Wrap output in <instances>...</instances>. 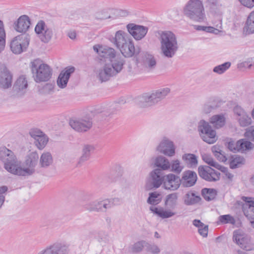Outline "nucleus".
I'll use <instances>...</instances> for the list:
<instances>
[{
	"mask_svg": "<svg viewBox=\"0 0 254 254\" xmlns=\"http://www.w3.org/2000/svg\"><path fill=\"white\" fill-rule=\"evenodd\" d=\"M233 240L244 250L250 251L254 250V244L252 242L251 238L240 230L234 231Z\"/></svg>",
	"mask_w": 254,
	"mask_h": 254,
	"instance_id": "10",
	"label": "nucleus"
},
{
	"mask_svg": "<svg viewBox=\"0 0 254 254\" xmlns=\"http://www.w3.org/2000/svg\"><path fill=\"white\" fill-rule=\"evenodd\" d=\"M149 209L152 212L157 214L158 216L163 219L171 217L176 214V213L173 212L171 210H164L162 207L158 208L157 207L151 206L150 207Z\"/></svg>",
	"mask_w": 254,
	"mask_h": 254,
	"instance_id": "33",
	"label": "nucleus"
},
{
	"mask_svg": "<svg viewBox=\"0 0 254 254\" xmlns=\"http://www.w3.org/2000/svg\"><path fill=\"white\" fill-rule=\"evenodd\" d=\"M196 173L191 170L185 171L183 173L182 178H180L181 185L185 188L193 186L197 181Z\"/></svg>",
	"mask_w": 254,
	"mask_h": 254,
	"instance_id": "21",
	"label": "nucleus"
},
{
	"mask_svg": "<svg viewBox=\"0 0 254 254\" xmlns=\"http://www.w3.org/2000/svg\"><path fill=\"white\" fill-rule=\"evenodd\" d=\"M30 24L29 17L23 15L20 16L15 23L14 29L19 33H25L29 29Z\"/></svg>",
	"mask_w": 254,
	"mask_h": 254,
	"instance_id": "29",
	"label": "nucleus"
},
{
	"mask_svg": "<svg viewBox=\"0 0 254 254\" xmlns=\"http://www.w3.org/2000/svg\"><path fill=\"white\" fill-rule=\"evenodd\" d=\"M219 221L222 224H235L236 220L235 218L230 214L221 215L218 217Z\"/></svg>",
	"mask_w": 254,
	"mask_h": 254,
	"instance_id": "52",
	"label": "nucleus"
},
{
	"mask_svg": "<svg viewBox=\"0 0 254 254\" xmlns=\"http://www.w3.org/2000/svg\"><path fill=\"white\" fill-rule=\"evenodd\" d=\"M178 198V195L176 192L168 194L165 198V205L170 210L175 209L177 205Z\"/></svg>",
	"mask_w": 254,
	"mask_h": 254,
	"instance_id": "35",
	"label": "nucleus"
},
{
	"mask_svg": "<svg viewBox=\"0 0 254 254\" xmlns=\"http://www.w3.org/2000/svg\"><path fill=\"white\" fill-rule=\"evenodd\" d=\"M131 37L125 31L118 30L116 32L114 37L111 40V42L119 49Z\"/></svg>",
	"mask_w": 254,
	"mask_h": 254,
	"instance_id": "25",
	"label": "nucleus"
},
{
	"mask_svg": "<svg viewBox=\"0 0 254 254\" xmlns=\"http://www.w3.org/2000/svg\"><path fill=\"white\" fill-rule=\"evenodd\" d=\"M93 49L99 56L109 59V60L116 55L115 50L112 48L96 45L93 46Z\"/></svg>",
	"mask_w": 254,
	"mask_h": 254,
	"instance_id": "26",
	"label": "nucleus"
},
{
	"mask_svg": "<svg viewBox=\"0 0 254 254\" xmlns=\"http://www.w3.org/2000/svg\"><path fill=\"white\" fill-rule=\"evenodd\" d=\"M140 63L144 70L147 72L153 70L156 65V60L154 56L148 53L142 54Z\"/></svg>",
	"mask_w": 254,
	"mask_h": 254,
	"instance_id": "23",
	"label": "nucleus"
},
{
	"mask_svg": "<svg viewBox=\"0 0 254 254\" xmlns=\"http://www.w3.org/2000/svg\"><path fill=\"white\" fill-rule=\"evenodd\" d=\"M28 84L25 75L19 76L14 82L12 90L16 93H25L28 88Z\"/></svg>",
	"mask_w": 254,
	"mask_h": 254,
	"instance_id": "27",
	"label": "nucleus"
},
{
	"mask_svg": "<svg viewBox=\"0 0 254 254\" xmlns=\"http://www.w3.org/2000/svg\"><path fill=\"white\" fill-rule=\"evenodd\" d=\"M201 194L206 200L210 201L215 198L217 191L214 189L204 188L201 190Z\"/></svg>",
	"mask_w": 254,
	"mask_h": 254,
	"instance_id": "41",
	"label": "nucleus"
},
{
	"mask_svg": "<svg viewBox=\"0 0 254 254\" xmlns=\"http://www.w3.org/2000/svg\"><path fill=\"white\" fill-rule=\"evenodd\" d=\"M203 160L209 165L210 166L213 167L218 170L223 171V169H225V167L222 166L217 162L215 161L210 155L208 154H204L202 156Z\"/></svg>",
	"mask_w": 254,
	"mask_h": 254,
	"instance_id": "38",
	"label": "nucleus"
},
{
	"mask_svg": "<svg viewBox=\"0 0 254 254\" xmlns=\"http://www.w3.org/2000/svg\"><path fill=\"white\" fill-rule=\"evenodd\" d=\"M210 123L216 128L222 127L225 123L224 116L223 115L213 116L210 119Z\"/></svg>",
	"mask_w": 254,
	"mask_h": 254,
	"instance_id": "39",
	"label": "nucleus"
},
{
	"mask_svg": "<svg viewBox=\"0 0 254 254\" xmlns=\"http://www.w3.org/2000/svg\"><path fill=\"white\" fill-rule=\"evenodd\" d=\"M198 130L204 141L209 144H213L217 140L216 131L212 129L211 127L205 121L201 120L199 122Z\"/></svg>",
	"mask_w": 254,
	"mask_h": 254,
	"instance_id": "9",
	"label": "nucleus"
},
{
	"mask_svg": "<svg viewBox=\"0 0 254 254\" xmlns=\"http://www.w3.org/2000/svg\"><path fill=\"white\" fill-rule=\"evenodd\" d=\"M94 150V147L92 145L85 144L82 149V155L79 158L77 162V166H80L82 164L87 161L90 156L91 153Z\"/></svg>",
	"mask_w": 254,
	"mask_h": 254,
	"instance_id": "31",
	"label": "nucleus"
},
{
	"mask_svg": "<svg viewBox=\"0 0 254 254\" xmlns=\"http://www.w3.org/2000/svg\"><path fill=\"white\" fill-rule=\"evenodd\" d=\"M163 185L166 190H176L181 185L180 178L173 174H169L166 176Z\"/></svg>",
	"mask_w": 254,
	"mask_h": 254,
	"instance_id": "22",
	"label": "nucleus"
},
{
	"mask_svg": "<svg viewBox=\"0 0 254 254\" xmlns=\"http://www.w3.org/2000/svg\"><path fill=\"white\" fill-rule=\"evenodd\" d=\"M112 206L113 202L111 199L100 198L86 203L84 208L89 212L105 213Z\"/></svg>",
	"mask_w": 254,
	"mask_h": 254,
	"instance_id": "8",
	"label": "nucleus"
},
{
	"mask_svg": "<svg viewBox=\"0 0 254 254\" xmlns=\"http://www.w3.org/2000/svg\"><path fill=\"white\" fill-rule=\"evenodd\" d=\"M146 241L140 240L134 243L130 247V251L133 253L141 252L145 247Z\"/></svg>",
	"mask_w": 254,
	"mask_h": 254,
	"instance_id": "45",
	"label": "nucleus"
},
{
	"mask_svg": "<svg viewBox=\"0 0 254 254\" xmlns=\"http://www.w3.org/2000/svg\"><path fill=\"white\" fill-rule=\"evenodd\" d=\"M244 163V159L238 155L232 156L230 161V167L231 169H236L239 167Z\"/></svg>",
	"mask_w": 254,
	"mask_h": 254,
	"instance_id": "44",
	"label": "nucleus"
},
{
	"mask_svg": "<svg viewBox=\"0 0 254 254\" xmlns=\"http://www.w3.org/2000/svg\"><path fill=\"white\" fill-rule=\"evenodd\" d=\"M160 195L156 192L149 193V196L147 199V202L152 205H157L161 201Z\"/></svg>",
	"mask_w": 254,
	"mask_h": 254,
	"instance_id": "51",
	"label": "nucleus"
},
{
	"mask_svg": "<svg viewBox=\"0 0 254 254\" xmlns=\"http://www.w3.org/2000/svg\"><path fill=\"white\" fill-rule=\"evenodd\" d=\"M163 96H133L132 100L140 108L152 106L163 99Z\"/></svg>",
	"mask_w": 254,
	"mask_h": 254,
	"instance_id": "13",
	"label": "nucleus"
},
{
	"mask_svg": "<svg viewBox=\"0 0 254 254\" xmlns=\"http://www.w3.org/2000/svg\"><path fill=\"white\" fill-rule=\"evenodd\" d=\"M161 53L167 58L170 59L176 55L179 49L176 36L172 32H163L160 35Z\"/></svg>",
	"mask_w": 254,
	"mask_h": 254,
	"instance_id": "2",
	"label": "nucleus"
},
{
	"mask_svg": "<svg viewBox=\"0 0 254 254\" xmlns=\"http://www.w3.org/2000/svg\"><path fill=\"white\" fill-rule=\"evenodd\" d=\"M30 67L33 79L37 83L46 82L51 78L52 69L40 59L31 61Z\"/></svg>",
	"mask_w": 254,
	"mask_h": 254,
	"instance_id": "3",
	"label": "nucleus"
},
{
	"mask_svg": "<svg viewBox=\"0 0 254 254\" xmlns=\"http://www.w3.org/2000/svg\"><path fill=\"white\" fill-rule=\"evenodd\" d=\"M124 58L120 55H116L106 63L104 66L97 71V77L101 82H105L118 73L123 68L125 64Z\"/></svg>",
	"mask_w": 254,
	"mask_h": 254,
	"instance_id": "1",
	"label": "nucleus"
},
{
	"mask_svg": "<svg viewBox=\"0 0 254 254\" xmlns=\"http://www.w3.org/2000/svg\"><path fill=\"white\" fill-rule=\"evenodd\" d=\"M231 65L230 62H226L215 66L213 69V71L218 74H222L230 67Z\"/></svg>",
	"mask_w": 254,
	"mask_h": 254,
	"instance_id": "47",
	"label": "nucleus"
},
{
	"mask_svg": "<svg viewBox=\"0 0 254 254\" xmlns=\"http://www.w3.org/2000/svg\"><path fill=\"white\" fill-rule=\"evenodd\" d=\"M127 96H122L119 101L118 103L120 104H124L127 102H129L131 99L132 100L133 96H130V98H126Z\"/></svg>",
	"mask_w": 254,
	"mask_h": 254,
	"instance_id": "61",
	"label": "nucleus"
},
{
	"mask_svg": "<svg viewBox=\"0 0 254 254\" xmlns=\"http://www.w3.org/2000/svg\"><path fill=\"white\" fill-rule=\"evenodd\" d=\"M199 234L203 237H206L208 235V227L207 225H204L198 229Z\"/></svg>",
	"mask_w": 254,
	"mask_h": 254,
	"instance_id": "58",
	"label": "nucleus"
},
{
	"mask_svg": "<svg viewBox=\"0 0 254 254\" xmlns=\"http://www.w3.org/2000/svg\"><path fill=\"white\" fill-rule=\"evenodd\" d=\"M212 151L217 159L222 162H225L227 158L224 155V152L221 149L219 146L215 145L212 147Z\"/></svg>",
	"mask_w": 254,
	"mask_h": 254,
	"instance_id": "46",
	"label": "nucleus"
},
{
	"mask_svg": "<svg viewBox=\"0 0 254 254\" xmlns=\"http://www.w3.org/2000/svg\"><path fill=\"white\" fill-rule=\"evenodd\" d=\"M71 127L78 132H85L88 131L92 127L91 119L87 118H72L69 121Z\"/></svg>",
	"mask_w": 254,
	"mask_h": 254,
	"instance_id": "11",
	"label": "nucleus"
},
{
	"mask_svg": "<svg viewBox=\"0 0 254 254\" xmlns=\"http://www.w3.org/2000/svg\"><path fill=\"white\" fill-rule=\"evenodd\" d=\"M151 186L154 188H158L164 182V172L160 169H155L150 173Z\"/></svg>",
	"mask_w": 254,
	"mask_h": 254,
	"instance_id": "24",
	"label": "nucleus"
},
{
	"mask_svg": "<svg viewBox=\"0 0 254 254\" xmlns=\"http://www.w3.org/2000/svg\"><path fill=\"white\" fill-rule=\"evenodd\" d=\"M192 224L198 229L205 225L200 220L198 219H194L192 221Z\"/></svg>",
	"mask_w": 254,
	"mask_h": 254,
	"instance_id": "63",
	"label": "nucleus"
},
{
	"mask_svg": "<svg viewBox=\"0 0 254 254\" xmlns=\"http://www.w3.org/2000/svg\"><path fill=\"white\" fill-rule=\"evenodd\" d=\"M182 159L189 168L196 167L197 164V157L193 154H185L182 156Z\"/></svg>",
	"mask_w": 254,
	"mask_h": 254,
	"instance_id": "36",
	"label": "nucleus"
},
{
	"mask_svg": "<svg viewBox=\"0 0 254 254\" xmlns=\"http://www.w3.org/2000/svg\"><path fill=\"white\" fill-rule=\"evenodd\" d=\"M154 164L158 167L157 169H160L163 172L170 169L169 160L162 156H159L155 158Z\"/></svg>",
	"mask_w": 254,
	"mask_h": 254,
	"instance_id": "34",
	"label": "nucleus"
},
{
	"mask_svg": "<svg viewBox=\"0 0 254 254\" xmlns=\"http://www.w3.org/2000/svg\"><path fill=\"white\" fill-rule=\"evenodd\" d=\"M109 17L107 13L103 11L98 12L95 14V18L99 20H104Z\"/></svg>",
	"mask_w": 254,
	"mask_h": 254,
	"instance_id": "57",
	"label": "nucleus"
},
{
	"mask_svg": "<svg viewBox=\"0 0 254 254\" xmlns=\"http://www.w3.org/2000/svg\"><path fill=\"white\" fill-rule=\"evenodd\" d=\"M5 44V31L3 22L0 20V53L3 50Z\"/></svg>",
	"mask_w": 254,
	"mask_h": 254,
	"instance_id": "49",
	"label": "nucleus"
},
{
	"mask_svg": "<svg viewBox=\"0 0 254 254\" xmlns=\"http://www.w3.org/2000/svg\"><path fill=\"white\" fill-rule=\"evenodd\" d=\"M240 126L246 127L250 126L252 123L251 118L246 113L243 114L238 119Z\"/></svg>",
	"mask_w": 254,
	"mask_h": 254,
	"instance_id": "50",
	"label": "nucleus"
},
{
	"mask_svg": "<svg viewBox=\"0 0 254 254\" xmlns=\"http://www.w3.org/2000/svg\"><path fill=\"white\" fill-rule=\"evenodd\" d=\"M198 172L201 178L208 182H215L220 179V173L209 166H199Z\"/></svg>",
	"mask_w": 254,
	"mask_h": 254,
	"instance_id": "17",
	"label": "nucleus"
},
{
	"mask_svg": "<svg viewBox=\"0 0 254 254\" xmlns=\"http://www.w3.org/2000/svg\"><path fill=\"white\" fill-rule=\"evenodd\" d=\"M169 94H173L169 87H163L153 91L150 95H166Z\"/></svg>",
	"mask_w": 254,
	"mask_h": 254,
	"instance_id": "53",
	"label": "nucleus"
},
{
	"mask_svg": "<svg viewBox=\"0 0 254 254\" xmlns=\"http://www.w3.org/2000/svg\"><path fill=\"white\" fill-rule=\"evenodd\" d=\"M200 199V196L196 195L194 192H188L186 194L185 202L187 205H192L198 203Z\"/></svg>",
	"mask_w": 254,
	"mask_h": 254,
	"instance_id": "42",
	"label": "nucleus"
},
{
	"mask_svg": "<svg viewBox=\"0 0 254 254\" xmlns=\"http://www.w3.org/2000/svg\"><path fill=\"white\" fill-rule=\"evenodd\" d=\"M234 111V113L239 116V117L245 113L243 110L241 109V108L238 106L235 107Z\"/></svg>",
	"mask_w": 254,
	"mask_h": 254,
	"instance_id": "62",
	"label": "nucleus"
},
{
	"mask_svg": "<svg viewBox=\"0 0 254 254\" xmlns=\"http://www.w3.org/2000/svg\"><path fill=\"white\" fill-rule=\"evenodd\" d=\"M112 115V112L108 109L103 111L98 115L99 118L102 121L108 120Z\"/></svg>",
	"mask_w": 254,
	"mask_h": 254,
	"instance_id": "55",
	"label": "nucleus"
},
{
	"mask_svg": "<svg viewBox=\"0 0 254 254\" xmlns=\"http://www.w3.org/2000/svg\"><path fill=\"white\" fill-rule=\"evenodd\" d=\"M13 75L4 64L0 65V87L6 89L12 85Z\"/></svg>",
	"mask_w": 254,
	"mask_h": 254,
	"instance_id": "16",
	"label": "nucleus"
},
{
	"mask_svg": "<svg viewBox=\"0 0 254 254\" xmlns=\"http://www.w3.org/2000/svg\"><path fill=\"white\" fill-rule=\"evenodd\" d=\"M240 2L244 6L252 8L254 6V0H239Z\"/></svg>",
	"mask_w": 254,
	"mask_h": 254,
	"instance_id": "56",
	"label": "nucleus"
},
{
	"mask_svg": "<svg viewBox=\"0 0 254 254\" xmlns=\"http://www.w3.org/2000/svg\"><path fill=\"white\" fill-rule=\"evenodd\" d=\"M29 38L28 36L20 35L14 37L10 42L11 51L15 54H20L29 45Z\"/></svg>",
	"mask_w": 254,
	"mask_h": 254,
	"instance_id": "12",
	"label": "nucleus"
},
{
	"mask_svg": "<svg viewBox=\"0 0 254 254\" xmlns=\"http://www.w3.org/2000/svg\"><path fill=\"white\" fill-rule=\"evenodd\" d=\"M29 134L34 139V143L40 150H42L47 145L49 138L47 136L37 128L31 129Z\"/></svg>",
	"mask_w": 254,
	"mask_h": 254,
	"instance_id": "15",
	"label": "nucleus"
},
{
	"mask_svg": "<svg viewBox=\"0 0 254 254\" xmlns=\"http://www.w3.org/2000/svg\"><path fill=\"white\" fill-rule=\"evenodd\" d=\"M119 50L125 58H131L134 56L138 55L140 52L139 47H135L131 38L120 47Z\"/></svg>",
	"mask_w": 254,
	"mask_h": 254,
	"instance_id": "18",
	"label": "nucleus"
},
{
	"mask_svg": "<svg viewBox=\"0 0 254 254\" xmlns=\"http://www.w3.org/2000/svg\"><path fill=\"white\" fill-rule=\"evenodd\" d=\"M68 246L61 243H55L40 251L38 254H68Z\"/></svg>",
	"mask_w": 254,
	"mask_h": 254,
	"instance_id": "14",
	"label": "nucleus"
},
{
	"mask_svg": "<svg viewBox=\"0 0 254 254\" xmlns=\"http://www.w3.org/2000/svg\"><path fill=\"white\" fill-rule=\"evenodd\" d=\"M44 89V90L47 92L48 94H51L55 89L54 85L51 83H48L45 85Z\"/></svg>",
	"mask_w": 254,
	"mask_h": 254,
	"instance_id": "59",
	"label": "nucleus"
},
{
	"mask_svg": "<svg viewBox=\"0 0 254 254\" xmlns=\"http://www.w3.org/2000/svg\"><path fill=\"white\" fill-rule=\"evenodd\" d=\"M253 144L250 141L242 139L237 142V151L243 152L245 150L251 149L253 148Z\"/></svg>",
	"mask_w": 254,
	"mask_h": 254,
	"instance_id": "40",
	"label": "nucleus"
},
{
	"mask_svg": "<svg viewBox=\"0 0 254 254\" xmlns=\"http://www.w3.org/2000/svg\"><path fill=\"white\" fill-rule=\"evenodd\" d=\"M157 149L160 153L169 157H172L175 154V147L173 142L166 137L162 140Z\"/></svg>",
	"mask_w": 254,
	"mask_h": 254,
	"instance_id": "19",
	"label": "nucleus"
},
{
	"mask_svg": "<svg viewBox=\"0 0 254 254\" xmlns=\"http://www.w3.org/2000/svg\"><path fill=\"white\" fill-rule=\"evenodd\" d=\"M145 248L147 252L153 254H158L160 252V249L157 245L154 244H150L146 241Z\"/></svg>",
	"mask_w": 254,
	"mask_h": 254,
	"instance_id": "54",
	"label": "nucleus"
},
{
	"mask_svg": "<svg viewBox=\"0 0 254 254\" xmlns=\"http://www.w3.org/2000/svg\"><path fill=\"white\" fill-rule=\"evenodd\" d=\"M184 14L190 19L198 22L205 19L204 8L200 0H190L183 9Z\"/></svg>",
	"mask_w": 254,
	"mask_h": 254,
	"instance_id": "4",
	"label": "nucleus"
},
{
	"mask_svg": "<svg viewBox=\"0 0 254 254\" xmlns=\"http://www.w3.org/2000/svg\"><path fill=\"white\" fill-rule=\"evenodd\" d=\"M228 148L232 151H237V143L235 144L233 142H230L228 143Z\"/></svg>",
	"mask_w": 254,
	"mask_h": 254,
	"instance_id": "64",
	"label": "nucleus"
},
{
	"mask_svg": "<svg viewBox=\"0 0 254 254\" xmlns=\"http://www.w3.org/2000/svg\"><path fill=\"white\" fill-rule=\"evenodd\" d=\"M0 160L3 163L4 168L8 172L17 176L20 161L11 150L5 147H0Z\"/></svg>",
	"mask_w": 254,
	"mask_h": 254,
	"instance_id": "5",
	"label": "nucleus"
},
{
	"mask_svg": "<svg viewBox=\"0 0 254 254\" xmlns=\"http://www.w3.org/2000/svg\"><path fill=\"white\" fill-rule=\"evenodd\" d=\"M243 31L246 35L254 34V10L248 15Z\"/></svg>",
	"mask_w": 254,
	"mask_h": 254,
	"instance_id": "32",
	"label": "nucleus"
},
{
	"mask_svg": "<svg viewBox=\"0 0 254 254\" xmlns=\"http://www.w3.org/2000/svg\"><path fill=\"white\" fill-rule=\"evenodd\" d=\"M35 32L39 39L44 43H49L54 35L53 28L43 20H40L37 23Z\"/></svg>",
	"mask_w": 254,
	"mask_h": 254,
	"instance_id": "7",
	"label": "nucleus"
},
{
	"mask_svg": "<svg viewBox=\"0 0 254 254\" xmlns=\"http://www.w3.org/2000/svg\"><path fill=\"white\" fill-rule=\"evenodd\" d=\"M39 156L36 152H32L27 156L24 162L23 167L21 166L20 161V167L18 168L17 176L26 177L31 176L35 172V167L37 164Z\"/></svg>",
	"mask_w": 254,
	"mask_h": 254,
	"instance_id": "6",
	"label": "nucleus"
},
{
	"mask_svg": "<svg viewBox=\"0 0 254 254\" xmlns=\"http://www.w3.org/2000/svg\"><path fill=\"white\" fill-rule=\"evenodd\" d=\"M128 32L136 40H140L146 34L148 28L145 26L136 25L133 23L128 24L127 26Z\"/></svg>",
	"mask_w": 254,
	"mask_h": 254,
	"instance_id": "20",
	"label": "nucleus"
},
{
	"mask_svg": "<svg viewBox=\"0 0 254 254\" xmlns=\"http://www.w3.org/2000/svg\"><path fill=\"white\" fill-rule=\"evenodd\" d=\"M53 163V158L50 152H44L40 158L39 164L41 167L46 168Z\"/></svg>",
	"mask_w": 254,
	"mask_h": 254,
	"instance_id": "37",
	"label": "nucleus"
},
{
	"mask_svg": "<svg viewBox=\"0 0 254 254\" xmlns=\"http://www.w3.org/2000/svg\"><path fill=\"white\" fill-rule=\"evenodd\" d=\"M243 199L248 202V211H244L245 216L247 217L251 226L254 229V200L252 198L243 197Z\"/></svg>",
	"mask_w": 254,
	"mask_h": 254,
	"instance_id": "30",
	"label": "nucleus"
},
{
	"mask_svg": "<svg viewBox=\"0 0 254 254\" xmlns=\"http://www.w3.org/2000/svg\"><path fill=\"white\" fill-rule=\"evenodd\" d=\"M213 26H205L204 31L208 33H213L216 35L218 34L221 32L222 23L221 20H219L213 23Z\"/></svg>",
	"mask_w": 254,
	"mask_h": 254,
	"instance_id": "43",
	"label": "nucleus"
},
{
	"mask_svg": "<svg viewBox=\"0 0 254 254\" xmlns=\"http://www.w3.org/2000/svg\"><path fill=\"white\" fill-rule=\"evenodd\" d=\"M74 70L75 68L74 67H68L61 72L57 81L59 87L64 88L66 87L71 74Z\"/></svg>",
	"mask_w": 254,
	"mask_h": 254,
	"instance_id": "28",
	"label": "nucleus"
},
{
	"mask_svg": "<svg viewBox=\"0 0 254 254\" xmlns=\"http://www.w3.org/2000/svg\"><path fill=\"white\" fill-rule=\"evenodd\" d=\"M184 166L181 165L178 159L173 160L170 162L171 171L177 174H179L183 170Z\"/></svg>",
	"mask_w": 254,
	"mask_h": 254,
	"instance_id": "48",
	"label": "nucleus"
},
{
	"mask_svg": "<svg viewBox=\"0 0 254 254\" xmlns=\"http://www.w3.org/2000/svg\"><path fill=\"white\" fill-rule=\"evenodd\" d=\"M245 135L250 140L254 141V129H249L245 133Z\"/></svg>",
	"mask_w": 254,
	"mask_h": 254,
	"instance_id": "60",
	"label": "nucleus"
}]
</instances>
